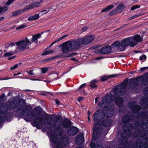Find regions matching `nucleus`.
Segmentation results:
<instances>
[{
  "mask_svg": "<svg viewBox=\"0 0 148 148\" xmlns=\"http://www.w3.org/2000/svg\"><path fill=\"white\" fill-rule=\"evenodd\" d=\"M82 45L79 38L77 40L71 41H68L62 45V49L63 53H66L72 50L79 49Z\"/></svg>",
  "mask_w": 148,
  "mask_h": 148,
  "instance_id": "f257e3e1",
  "label": "nucleus"
},
{
  "mask_svg": "<svg viewBox=\"0 0 148 148\" xmlns=\"http://www.w3.org/2000/svg\"><path fill=\"white\" fill-rule=\"evenodd\" d=\"M47 134L53 148H62V146L66 145L68 143L69 139L66 137H64L60 140H58L56 137L48 133Z\"/></svg>",
  "mask_w": 148,
  "mask_h": 148,
  "instance_id": "f03ea898",
  "label": "nucleus"
},
{
  "mask_svg": "<svg viewBox=\"0 0 148 148\" xmlns=\"http://www.w3.org/2000/svg\"><path fill=\"white\" fill-rule=\"evenodd\" d=\"M132 39L129 37L123 39L120 42L119 41H116L112 44V48L114 49L123 51L128 45L131 47H133L132 45Z\"/></svg>",
  "mask_w": 148,
  "mask_h": 148,
  "instance_id": "7ed1b4c3",
  "label": "nucleus"
},
{
  "mask_svg": "<svg viewBox=\"0 0 148 148\" xmlns=\"http://www.w3.org/2000/svg\"><path fill=\"white\" fill-rule=\"evenodd\" d=\"M132 39L129 37L123 39L120 42L119 41H116L112 44V48L114 49L123 51L128 45L131 47H133L132 45Z\"/></svg>",
  "mask_w": 148,
  "mask_h": 148,
  "instance_id": "20e7f679",
  "label": "nucleus"
},
{
  "mask_svg": "<svg viewBox=\"0 0 148 148\" xmlns=\"http://www.w3.org/2000/svg\"><path fill=\"white\" fill-rule=\"evenodd\" d=\"M31 43V41L27 37L16 42L17 48L21 51L29 48Z\"/></svg>",
  "mask_w": 148,
  "mask_h": 148,
  "instance_id": "39448f33",
  "label": "nucleus"
},
{
  "mask_svg": "<svg viewBox=\"0 0 148 148\" xmlns=\"http://www.w3.org/2000/svg\"><path fill=\"white\" fill-rule=\"evenodd\" d=\"M114 97L111 95H108L103 97L100 101L98 106L103 108H106L107 103L112 101L114 99Z\"/></svg>",
  "mask_w": 148,
  "mask_h": 148,
  "instance_id": "423d86ee",
  "label": "nucleus"
},
{
  "mask_svg": "<svg viewBox=\"0 0 148 148\" xmlns=\"http://www.w3.org/2000/svg\"><path fill=\"white\" fill-rule=\"evenodd\" d=\"M95 38L94 35L86 36L84 38H79V40L82 44L87 45L91 42Z\"/></svg>",
  "mask_w": 148,
  "mask_h": 148,
  "instance_id": "0eeeda50",
  "label": "nucleus"
},
{
  "mask_svg": "<svg viewBox=\"0 0 148 148\" xmlns=\"http://www.w3.org/2000/svg\"><path fill=\"white\" fill-rule=\"evenodd\" d=\"M126 86V85L124 84L117 86L114 89V93L116 95H123V94L122 93V91L123 90L124 91L125 87Z\"/></svg>",
  "mask_w": 148,
  "mask_h": 148,
  "instance_id": "6e6552de",
  "label": "nucleus"
},
{
  "mask_svg": "<svg viewBox=\"0 0 148 148\" xmlns=\"http://www.w3.org/2000/svg\"><path fill=\"white\" fill-rule=\"evenodd\" d=\"M132 39V46L134 47L138 42H141L143 40V37L139 35H136L133 37H130Z\"/></svg>",
  "mask_w": 148,
  "mask_h": 148,
  "instance_id": "1a4fd4ad",
  "label": "nucleus"
},
{
  "mask_svg": "<svg viewBox=\"0 0 148 148\" xmlns=\"http://www.w3.org/2000/svg\"><path fill=\"white\" fill-rule=\"evenodd\" d=\"M112 51L111 48L110 46L102 48L97 50V53L100 54H106L110 53Z\"/></svg>",
  "mask_w": 148,
  "mask_h": 148,
  "instance_id": "9d476101",
  "label": "nucleus"
},
{
  "mask_svg": "<svg viewBox=\"0 0 148 148\" xmlns=\"http://www.w3.org/2000/svg\"><path fill=\"white\" fill-rule=\"evenodd\" d=\"M125 8V6L124 5L120 4L118 5L116 8L113 10L112 12H113V14H114L121 12Z\"/></svg>",
  "mask_w": 148,
  "mask_h": 148,
  "instance_id": "9b49d317",
  "label": "nucleus"
},
{
  "mask_svg": "<svg viewBox=\"0 0 148 148\" xmlns=\"http://www.w3.org/2000/svg\"><path fill=\"white\" fill-rule=\"evenodd\" d=\"M78 131V129L75 127H70L68 130V134L70 136L75 134Z\"/></svg>",
  "mask_w": 148,
  "mask_h": 148,
  "instance_id": "f8f14e48",
  "label": "nucleus"
},
{
  "mask_svg": "<svg viewBox=\"0 0 148 148\" xmlns=\"http://www.w3.org/2000/svg\"><path fill=\"white\" fill-rule=\"evenodd\" d=\"M84 141V136L82 134L78 135L75 139V143L77 145L82 144Z\"/></svg>",
  "mask_w": 148,
  "mask_h": 148,
  "instance_id": "ddd939ff",
  "label": "nucleus"
},
{
  "mask_svg": "<svg viewBox=\"0 0 148 148\" xmlns=\"http://www.w3.org/2000/svg\"><path fill=\"white\" fill-rule=\"evenodd\" d=\"M39 2H35L33 3L32 4L29 5L25 7V9L27 10H29L32 9L35 7H38L40 4Z\"/></svg>",
  "mask_w": 148,
  "mask_h": 148,
  "instance_id": "4468645a",
  "label": "nucleus"
},
{
  "mask_svg": "<svg viewBox=\"0 0 148 148\" xmlns=\"http://www.w3.org/2000/svg\"><path fill=\"white\" fill-rule=\"evenodd\" d=\"M40 37V34H38L32 36V40H30L32 42H36L38 41V39Z\"/></svg>",
  "mask_w": 148,
  "mask_h": 148,
  "instance_id": "2eb2a0df",
  "label": "nucleus"
},
{
  "mask_svg": "<svg viewBox=\"0 0 148 148\" xmlns=\"http://www.w3.org/2000/svg\"><path fill=\"white\" fill-rule=\"evenodd\" d=\"M26 10H27L25 9V7L24 9L20 10L13 12L12 15L13 16L17 15L25 12Z\"/></svg>",
  "mask_w": 148,
  "mask_h": 148,
  "instance_id": "dca6fc26",
  "label": "nucleus"
},
{
  "mask_svg": "<svg viewBox=\"0 0 148 148\" xmlns=\"http://www.w3.org/2000/svg\"><path fill=\"white\" fill-rule=\"evenodd\" d=\"M39 16L38 14H36L33 16L29 17L28 18L29 21H33L39 18Z\"/></svg>",
  "mask_w": 148,
  "mask_h": 148,
  "instance_id": "f3484780",
  "label": "nucleus"
},
{
  "mask_svg": "<svg viewBox=\"0 0 148 148\" xmlns=\"http://www.w3.org/2000/svg\"><path fill=\"white\" fill-rule=\"evenodd\" d=\"M97 124H95L94 126V127L93 128V134L92 135V141L95 140V135L97 133Z\"/></svg>",
  "mask_w": 148,
  "mask_h": 148,
  "instance_id": "a211bd4d",
  "label": "nucleus"
},
{
  "mask_svg": "<svg viewBox=\"0 0 148 148\" xmlns=\"http://www.w3.org/2000/svg\"><path fill=\"white\" fill-rule=\"evenodd\" d=\"M123 102V100L122 98L120 97L117 98L116 99L115 102L116 105L119 106L121 105Z\"/></svg>",
  "mask_w": 148,
  "mask_h": 148,
  "instance_id": "6ab92c4d",
  "label": "nucleus"
},
{
  "mask_svg": "<svg viewBox=\"0 0 148 148\" xmlns=\"http://www.w3.org/2000/svg\"><path fill=\"white\" fill-rule=\"evenodd\" d=\"M100 111L99 110L97 111L94 114L93 116L94 120L95 121L97 122L98 118L99 116L100 115L99 114V113Z\"/></svg>",
  "mask_w": 148,
  "mask_h": 148,
  "instance_id": "aec40b11",
  "label": "nucleus"
},
{
  "mask_svg": "<svg viewBox=\"0 0 148 148\" xmlns=\"http://www.w3.org/2000/svg\"><path fill=\"white\" fill-rule=\"evenodd\" d=\"M90 146L91 148H103V147L101 145H98L97 147L96 145L92 142L90 143Z\"/></svg>",
  "mask_w": 148,
  "mask_h": 148,
  "instance_id": "412c9836",
  "label": "nucleus"
},
{
  "mask_svg": "<svg viewBox=\"0 0 148 148\" xmlns=\"http://www.w3.org/2000/svg\"><path fill=\"white\" fill-rule=\"evenodd\" d=\"M96 80H94L90 82V86L92 88H96L97 87V85L95 84L97 82Z\"/></svg>",
  "mask_w": 148,
  "mask_h": 148,
  "instance_id": "4be33fe9",
  "label": "nucleus"
},
{
  "mask_svg": "<svg viewBox=\"0 0 148 148\" xmlns=\"http://www.w3.org/2000/svg\"><path fill=\"white\" fill-rule=\"evenodd\" d=\"M114 6L113 5H110L103 9L102 10V12H107L109 11Z\"/></svg>",
  "mask_w": 148,
  "mask_h": 148,
  "instance_id": "5701e85b",
  "label": "nucleus"
},
{
  "mask_svg": "<svg viewBox=\"0 0 148 148\" xmlns=\"http://www.w3.org/2000/svg\"><path fill=\"white\" fill-rule=\"evenodd\" d=\"M116 76L115 75H110L109 76H104L101 77V80L102 81H104L108 79L109 78L115 77Z\"/></svg>",
  "mask_w": 148,
  "mask_h": 148,
  "instance_id": "b1692460",
  "label": "nucleus"
},
{
  "mask_svg": "<svg viewBox=\"0 0 148 148\" xmlns=\"http://www.w3.org/2000/svg\"><path fill=\"white\" fill-rule=\"evenodd\" d=\"M7 10L8 8L6 7H4L3 8H2V7L0 6V14L1 13H5Z\"/></svg>",
  "mask_w": 148,
  "mask_h": 148,
  "instance_id": "393cba45",
  "label": "nucleus"
},
{
  "mask_svg": "<svg viewBox=\"0 0 148 148\" xmlns=\"http://www.w3.org/2000/svg\"><path fill=\"white\" fill-rule=\"evenodd\" d=\"M37 120L38 121H39V122H42V119H41L40 118H37L36 119V120H35L34 121V123L35 124V125L37 126V127L38 125V123L36 121Z\"/></svg>",
  "mask_w": 148,
  "mask_h": 148,
  "instance_id": "a878e982",
  "label": "nucleus"
},
{
  "mask_svg": "<svg viewBox=\"0 0 148 148\" xmlns=\"http://www.w3.org/2000/svg\"><path fill=\"white\" fill-rule=\"evenodd\" d=\"M54 52V51L52 50L45 51L42 54V55H45L52 53Z\"/></svg>",
  "mask_w": 148,
  "mask_h": 148,
  "instance_id": "bb28decb",
  "label": "nucleus"
},
{
  "mask_svg": "<svg viewBox=\"0 0 148 148\" xmlns=\"http://www.w3.org/2000/svg\"><path fill=\"white\" fill-rule=\"evenodd\" d=\"M14 53L15 52L14 51H12L11 52H7L4 54V56L5 57H8L13 55Z\"/></svg>",
  "mask_w": 148,
  "mask_h": 148,
  "instance_id": "cd10ccee",
  "label": "nucleus"
},
{
  "mask_svg": "<svg viewBox=\"0 0 148 148\" xmlns=\"http://www.w3.org/2000/svg\"><path fill=\"white\" fill-rule=\"evenodd\" d=\"M48 12V11L46 10H43L40 11L38 14L39 15V16H41L45 14H46Z\"/></svg>",
  "mask_w": 148,
  "mask_h": 148,
  "instance_id": "c85d7f7f",
  "label": "nucleus"
},
{
  "mask_svg": "<svg viewBox=\"0 0 148 148\" xmlns=\"http://www.w3.org/2000/svg\"><path fill=\"white\" fill-rule=\"evenodd\" d=\"M113 111H110V114H108L107 115L106 114L105 115V116L106 117H110L112 116L113 115Z\"/></svg>",
  "mask_w": 148,
  "mask_h": 148,
  "instance_id": "c756f323",
  "label": "nucleus"
},
{
  "mask_svg": "<svg viewBox=\"0 0 148 148\" xmlns=\"http://www.w3.org/2000/svg\"><path fill=\"white\" fill-rule=\"evenodd\" d=\"M146 58V56L145 55H141L140 57V60H144L145 61Z\"/></svg>",
  "mask_w": 148,
  "mask_h": 148,
  "instance_id": "7c9ffc66",
  "label": "nucleus"
},
{
  "mask_svg": "<svg viewBox=\"0 0 148 148\" xmlns=\"http://www.w3.org/2000/svg\"><path fill=\"white\" fill-rule=\"evenodd\" d=\"M126 118V117H125V116H123L122 118V121L124 122H129V119L128 118Z\"/></svg>",
  "mask_w": 148,
  "mask_h": 148,
  "instance_id": "2f4dec72",
  "label": "nucleus"
},
{
  "mask_svg": "<svg viewBox=\"0 0 148 148\" xmlns=\"http://www.w3.org/2000/svg\"><path fill=\"white\" fill-rule=\"evenodd\" d=\"M139 6L138 5H135L132 6L131 8V10H134L139 7Z\"/></svg>",
  "mask_w": 148,
  "mask_h": 148,
  "instance_id": "473e14b6",
  "label": "nucleus"
},
{
  "mask_svg": "<svg viewBox=\"0 0 148 148\" xmlns=\"http://www.w3.org/2000/svg\"><path fill=\"white\" fill-rule=\"evenodd\" d=\"M26 26V25L24 24H22L19 27H16V29L17 30L23 28L24 27Z\"/></svg>",
  "mask_w": 148,
  "mask_h": 148,
  "instance_id": "72a5a7b5",
  "label": "nucleus"
},
{
  "mask_svg": "<svg viewBox=\"0 0 148 148\" xmlns=\"http://www.w3.org/2000/svg\"><path fill=\"white\" fill-rule=\"evenodd\" d=\"M16 45V42L15 43H12L10 44L8 46V48H10L12 47H14Z\"/></svg>",
  "mask_w": 148,
  "mask_h": 148,
  "instance_id": "f704fd0d",
  "label": "nucleus"
},
{
  "mask_svg": "<svg viewBox=\"0 0 148 148\" xmlns=\"http://www.w3.org/2000/svg\"><path fill=\"white\" fill-rule=\"evenodd\" d=\"M42 73H44L47 71V69L46 68H44L41 69Z\"/></svg>",
  "mask_w": 148,
  "mask_h": 148,
  "instance_id": "c9c22d12",
  "label": "nucleus"
},
{
  "mask_svg": "<svg viewBox=\"0 0 148 148\" xmlns=\"http://www.w3.org/2000/svg\"><path fill=\"white\" fill-rule=\"evenodd\" d=\"M26 72L29 75H34V73L33 72V70L30 71H27Z\"/></svg>",
  "mask_w": 148,
  "mask_h": 148,
  "instance_id": "e433bc0d",
  "label": "nucleus"
},
{
  "mask_svg": "<svg viewBox=\"0 0 148 148\" xmlns=\"http://www.w3.org/2000/svg\"><path fill=\"white\" fill-rule=\"evenodd\" d=\"M18 66V65L17 64H15L13 66L11 67L10 68V69L11 70H13L16 69Z\"/></svg>",
  "mask_w": 148,
  "mask_h": 148,
  "instance_id": "4c0bfd02",
  "label": "nucleus"
},
{
  "mask_svg": "<svg viewBox=\"0 0 148 148\" xmlns=\"http://www.w3.org/2000/svg\"><path fill=\"white\" fill-rule=\"evenodd\" d=\"M144 146L145 148H148V141L146 142Z\"/></svg>",
  "mask_w": 148,
  "mask_h": 148,
  "instance_id": "58836bf2",
  "label": "nucleus"
},
{
  "mask_svg": "<svg viewBox=\"0 0 148 148\" xmlns=\"http://www.w3.org/2000/svg\"><path fill=\"white\" fill-rule=\"evenodd\" d=\"M76 54V53H73V54H70L68 55L66 57H72L73 56H75Z\"/></svg>",
  "mask_w": 148,
  "mask_h": 148,
  "instance_id": "ea45409f",
  "label": "nucleus"
},
{
  "mask_svg": "<svg viewBox=\"0 0 148 148\" xmlns=\"http://www.w3.org/2000/svg\"><path fill=\"white\" fill-rule=\"evenodd\" d=\"M86 84L84 83V84L82 85H81V86H80L79 87V89H80L84 87V86H85L86 85Z\"/></svg>",
  "mask_w": 148,
  "mask_h": 148,
  "instance_id": "a19ab883",
  "label": "nucleus"
},
{
  "mask_svg": "<svg viewBox=\"0 0 148 148\" xmlns=\"http://www.w3.org/2000/svg\"><path fill=\"white\" fill-rule=\"evenodd\" d=\"M63 38V37H62L59 38L58 39L55 40V42H57L59 41L60 40H61Z\"/></svg>",
  "mask_w": 148,
  "mask_h": 148,
  "instance_id": "79ce46f5",
  "label": "nucleus"
},
{
  "mask_svg": "<svg viewBox=\"0 0 148 148\" xmlns=\"http://www.w3.org/2000/svg\"><path fill=\"white\" fill-rule=\"evenodd\" d=\"M146 69H148V66L147 67L141 68L140 69V70L141 71H143L145 70Z\"/></svg>",
  "mask_w": 148,
  "mask_h": 148,
  "instance_id": "37998d69",
  "label": "nucleus"
},
{
  "mask_svg": "<svg viewBox=\"0 0 148 148\" xmlns=\"http://www.w3.org/2000/svg\"><path fill=\"white\" fill-rule=\"evenodd\" d=\"M83 99V97H80L78 98V101L79 102H80Z\"/></svg>",
  "mask_w": 148,
  "mask_h": 148,
  "instance_id": "c03bdc74",
  "label": "nucleus"
},
{
  "mask_svg": "<svg viewBox=\"0 0 148 148\" xmlns=\"http://www.w3.org/2000/svg\"><path fill=\"white\" fill-rule=\"evenodd\" d=\"M87 29V28L86 27H85L82 28V30L83 31H86Z\"/></svg>",
  "mask_w": 148,
  "mask_h": 148,
  "instance_id": "a18cd8bd",
  "label": "nucleus"
},
{
  "mask_svg": "<svg viewBox=\"0 0 148 148\" xmlns=\"http://www.w3.org/2000/svg\"><path fill=\"white\" fill-rule=\"evenodd\" d=\"M135 107H137V109L136 110H137L136 111L137 112H138L139 110H140V107L139 106H135Z\"/></svg>",
  "mask_w": 148,
  "mask_h": 148,
  "instance_id": "49530a36",
  "label": "nucleus"
},
{
  "mask_svg": "<svg viewBox=\"0 0 148 148\" xmlns=\"http://www.w3.org/2000/svg\"><path fill=\"white\" fill-rule=\"evenodd\" d=\"M55 101L56 103L57 104V105L59 104L60 102L58 100L56 99L55 100Z\"/></svg>",
  "mask_w": 148,
  "mask_h": 148,
  "instance_id": "de8ad7c7",
  "label": "nucleus"
},
{
  "mask_svg": "<svg viewBox=\"0 0 148 148\" xmlns=\"http://www.w3.org/2000/svg\"><path fill=\"white\" fill-rule=\"evenodd\" d=\"M30 79L32 81H40V80L37 79Z\"/></svg>",
  "mask_w": 148,
  "mask_h": 148,
  "instance_id": "09e8293b",
  "label": "nucleus"
},
{
  "mask_svg": "<svg viewBox=\"0 0 148 148\" xmlns=\"http://www.w3.org/2000/svg\"><path fill=\"white\" fill-rule=\"evenodd\" d=\"M138 16V15H135V16H134L132 17H131L130 18H131V19H132L134 18L137 17Z\"/></svg>",
  "mask_w": 148,
  "mask_h": 148,
  "instance_id": "8fccbe9b",
  "label": "nucleus"
},
{
  "mask_svg": "<svg viewBox=\"0 0 148 148\" xmlns=\"http://www.w3.org/2000/svg\"><path fill=\"white\" fill-rule=\"evenodd\" d=\"M21 74V72H19V73H16V74H14L13 75L14 76H16V75H20V74Z\"/></svg>",
  "mask_w": 148,
  "mask_h": 148,
  "instance_id": "3c124183",
  "label": "nucleus"
},
{
  "mask_svg": "<svg viewBox=\"0 0 148 148\" xmlns=\"http://www.w3.org/2000/svg\"><path fill=\"white\" fill-rule=\"evenodd\" d=\"M99 99V97H97L95 99V103H97V102L98 101V100Z\"/></svg>",
  "mask_w": 148,
  "mask_h": 148,
  "instance_id": "603ef678",
  "label": "nucleus"
},
{
  "mask_svg": "<svg viewBox=\"0 0 148 148\" xmlns=\"http://www.w3.org/2000/svg\"><path fill=\"white\" fill-rule=\"evenodd\" d=\"M101 58H102V57H99L97 58H96V60H99V59H101Z\"/></svg>",
  "mask_w": 148,
  "mask_h": 148,
  "instance_id": "864d4df0",
  "label": "nucleus"
},
{
  "mask_svg": "<svg viewBox=\"0 0 148 148\" xmlns=\"http://www.w3.org/2000/svg\"><path fill=\"white\" fill-rule=\"evenodd\" d=\"M4 17L3 16H2L1 17V18H0V21H1L3 20L4 18Z\"/></svg>",
  "mask_w": 148,
  "mask_h": 148,
  "instance_id": "5fc2aeb1",
  "label": "nucleus"
},
{
  "mask_svg": "<svg viewBox=\"0 0 148 148\" xmlns=\"http://www.w3.org/2000/svg\"><path fill=\"white\" fill-rule=\"evenodd\" d=\"M63 127L65 128H66L67 127V126L66 125H65L64 124H63Z\"/></svg>",
  "mask_w": 148,
  "mask_h": 148,
  "instance_id": "6e6d98bb",
  "label": "nucleus"
},
{
  "mask_svg": "<svg viewBox=\"0 0 148 148\" xmlns=\"http://www.w3.org/2000/svg\"><path fill=\"white\" fill-rule=\"evenodd\" d=\"M71 59L73 60L74 61H77V60H76L74 58H73Z\"/></svg>",
  "mask_w": 148,
  "mask_h": 148,
  "instance_id": "4d7b16f0",
  "label": "nucleus"
},
{
  "mask_svg": "<svg viewBox=\"0 0 148 148\" xmlns=\"http://www.w3.org/2000/svg\"><path fill=\"white\" fill-rule=\"evenodd\" d=\"M56 43V42H55V41L53 42V43H52L50 46V47H51V46H52L53 44L55 43Z\"/></svg>",
  "mask_w": 148,
  "mask_h": 148,
  "instance_id": "13d9d810",
  "label": "nucleus"
},
{
  "mask_svg": "<svg viewBox=\"0 0 148 148\" xmlns=\"http://www.w3.org/2000/svg\"><path fill=\"white\" fill-rule=\"evenodd\" d=\"M56 43V42H55V41L53 42V43H52L50 46V47H51V46H52L53 44L55 43Z\"/></svg>",
  "mask_w": 148,
  "mask_h": 148,
  "instance_id": "bf43d9fd",
  "label": "nucleus"
},
{
  "mask_svg": "<svg viewBox=\"0 0 148 148\" xmlns=\"http://www.w3.org/2000/svg\"><path fill=\"white\" fill-rule=\"evenodd\" d=\"M15 58L14 57H13L11 58H8V59H12L13 58Z\"/></svg>",
  "mask_w": 148,
  "mask_h": 148,
  "instance_id": "052dcab7",
  "label": "nucleus"
},
{
  "mask_svg": "<svg viewBox=\"0 0 148 148\" xmlns=\"http://www.w3.org/2000/svg\"><path fill=\"white\" fill-rule=\"evenodd\" d=\"M30 118H32L33 117H34V115H33V114H32V115H30Z\"/></svg>",
  "mask_w": 148,
  "mask_h": 148,
  "instance_id": "680f3d73",
  "label": "nucleus"
},
{
  "mask_svg": "<svg viewBox=\"0 0 148 148\" xmlns=\"http://www.w3.org/2000/svg\"><path fill=\"white\" fill-rule=\"evenodd\" d=\"M67 36V35H65L62 36V37H63V38H64L65 37H66Z\"/></svg>",
  "mask_w": 148,
  "mask_h": 148,
  "instance_id": "e2e57ef3",
  "label": "nucleus"
},
{
  "mask_svg": "<svg viewBox=\"0 0 148 148\" xmlns=\"http://www.w3.org/2000/svg\"><path fill=\"white\" fill-rule=\"evenodd\" d=\"M67 36V35H65L62 36V37H63V38H64L65 37H66Z\"/></svg>",
  "mask_w": 148,
  "mask_h": 148,
  "instance_id": "0e129e2a",
  "label": "nucleus"
},
{
  "mask_svg": "<svg viewBox=\"0 0 148 148\" xmlns=\"http://www.w3.org/2000/svg\"><path fill=\"white\" fill-rule=\"evenodd\" d=\"M48 93H49V94L50 95H51V92H48Z\"/></svg>",
  "mask_w": 148,
  "mask_h": 148,
  "instance_id": "69168bd1",
  "label": "nucleus"
},
{
  "mask_svg": "<svg viewBox=\"0 0 148 148\" xmlns=\"http://www.w3.org/2000/svg\"><path fill=\"white\" fill-rule=\"evenodd\" d=\"M42 95H45V94H44L42 93Z\"/></svg>",
  "mask_w": 148,
  "mask_h": 148,
  "instance_id": "338daca9",
  "label": "nucleus"
},
{
  "mask_svg": "<svg viewBox=\"0 0 148 148\" xmlns=\"http://www.w3.org/2000/svg\"><path fill=\"white\" fill-rule=\"evenodd\" d=\"M88 120H89V116L88 117Z\"/></svg>",
  "mask_w": 148,
  "mask_h": 148,
  "instance_id": "774afa93",
  "label": "nucleus"
}]
</instances>
